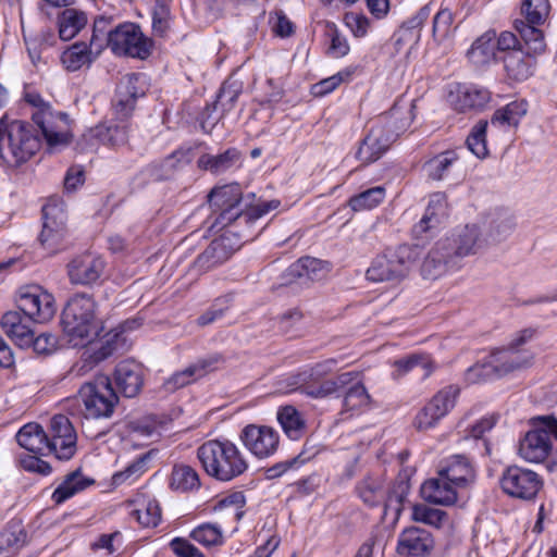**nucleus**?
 Listing matches in <instances>:
<instances>
[{
  "mask_svg": "<svg viewBox=\"0 0 557 557\" xmlns=\"http://www.w3.org/2000/svg\"><path fill=\"white\" fill-rule=\"evenodd\" d=\"M197 457L208 475L228 482L248 469L239 448L231 441L210 440L197 449Z\"/></svg>",
  "mask_w": 557,
  "mask_h": 557,
  "instance_id": "f257e3e1",
  "label": "nucleus"
},
{
  "mask_svg": "<svg viewBox=\"0 0 557 557\" xmlns=\"http://www.w3.org/2000/svg\"><path fill=\"white\" fill-rule=\"evenodd\" d=\"M40 149V139L30 126L20 120L0 119V160L8 169L29 161Z\"/></svg>",
  "mask_w": 557,
  "mask_h": 557,
  "instance_id": "f03ea898",
  "label": "nucleus"
},
{
  "mask_svg": "<svg viewBox=\"0 0 557 557\" xmlns=\"http://www.w3.org/2000/svg\"><path fill=\"white\" fill-rule=\"evenodd\" d=\"M24 99L34 108L32 120L40 131L47 149L57 152L67 147L72 140L69 115L54 111L50 103L35 91H26Z\"/></svg>",
  "mask_w": 557,
  "mask_h": 557,
  "instance_id": "7ed1b4c3",
  "label": "nucleus"
},
{
  "mask_svg": "<svg viewBox=\"0 0 557 557\" xmlns=\"http://www.w3.org/2000/svg\"><path fill=\"white\" fill-rule=\"evenodd\" d=\"M96 308L92 296L85 293L75 294L67 300L61 322L71 341L88 339L97 334Z\"/></svg>",
  "mask_w": 557,
  "mask_h": 557,
  "instance_id": "20e7f679",
  "label": "nucleus"
},
{
  "mask_svg": "<svg viewBox=\"0 0 557 557\" xmlns=\"http://www.w3.org/2000/svg\"><path fill=\"white\" fill-rule=\"evenodd\" d=\"M417 251L401 245L396 249H387L376 256L366 272L371 282H398L405 278L417 260Z\"/></svg>",
  "mask_w": 557,
  "mask_h": 557,
  "instance_id": "39448f33",
  "label": "nucleus"
},
{
  "mask_svg": "<svg viewBox=\"0 0 557 557\" xmlns=\"http://www.w3.org/2000/svg\"><path fill=\"white\" fill-rule=\"evenodd\" d=\"M78 401L84 405L86 419L109 418L114 411L117 396L107 375H98L84 383L78 391Z\"/></svg>",
  "mask_w": 557,
  "mask_h": 557,
  "instance_id": "423d86ee",
  "label": "nucleus"
},
{
  "mask_svg": "<svg viewBox=\"0 0 557 557\" xmlns=\"http://www.w3.org/2000/svg\"><path fill=\"white\" fill-rule=\"evenodd\" d=\"M42 230L39 236L41 246L50 253L65 247L67 236L66 212L63 201L50 199L42 207Z\"/></svg>",
  "mask_w": 557,
  "mask_h": 557,
  "instance_id": "0eeeda50",
  "label": "nucleus"
},
{
  "mask_svg": "<svg viewBox=\"0 0 557 557\" xmlns=\"http://www.w3.org/2000/svg\"><path fill=\"white\" fill-rule=\"evenodd\" d=\"M536 429L528 432L519 445V455L529 462L546 459L550 449V435L557 438V420L554 417L535 419Z\"/></svg>",
  "mask_w": 557,
  "mask_h": 557,
  "instance_id": "6e6552de",
  "label": "nucleus"
},
{
  "mask_svg": "<svg viewBox=\"0 0 557 557\" xmlns=\"http://www.w3.org/2000/svg\"><path fill=\"white\" fill-rule=\"evenodd\" d=\"M242 195V188L237 183L214 187L208 194L210 207L213 211L220 212L211 227H220L222 230L230 226L233 222L242 220L243 212L236 209L240 202Z\"/></svg>",
  "mask_w": 557,
  "mask_h": 557,
  "instance_id": "1a4fd4ad",
  "label": "nucleus"
},
{
  "mask_svg": "<svg viewBox=\"0 0 557 557\" xmlns=\"http://www.w3.org/2000/svg\"><path fill=\"white\" fill-rule=\"evenodd\" d=\"M111 50L116 55L146 59L150 55L152 44L134 23H124L111 34Z\"/></svg>",
  "mask_w": 557,
  "mask_h": 557,
  "instance_id": "9d476101",
  "label": "nucleus"
},
{
  "mask_svg": "<svg viewBox=\"0 0 557 557\" xmlns=\"http://www.w3.org/2000/svg\"><path fill=\"white\" fill-rule=\"evenodd\" d=\"M77 435L70 419L64 414H57L50 421L48 435L49 453L59 460H70L76 453Z\"/></svg>",
  "mask_w": 557,
  "mask_h": 557,
  "instance_id": "9b49d317",
  "label": "nucleus"
},
{
  "mask_svg": "<svg viewBox=\"0 0 557 557\" xmlns=\"http://www.w3.org/2000/svg\"><path fill=\"white\" fill-rule=\"evenodd\" d=\"M459 389L449 385L436 393L432 399L417 413L414 426L419 431H426L454 408Z\"/></svg>",
  "mask_w": 557,
  "mask_h": 557,
  "instance_id": "f8f14e48",
  "label": "nucleus"
},
{
  "mask_svg": "<svg viewBox=\"0 0 557 557\" xmlns=\"http://www.w3.org/2000/svg\"><path fill=\"white\" fill-rule=\"evenodd\" d=\"M542 481L537 473L518 466L508 467L500 479L503 491L517 498L532 499L540 488Z\"/></svg>",
  "mask_w": 557,
  "mask_h": 557,
  "instance_id": "ddd939ff",
  "label": "nucleus"
},
{
  "mask_svg": "<svg viewBox=\"0 0 557 557\" xmlns=\"http://www.w3.org/2000/svg\"><path fill=\"white\" fill-rule=\"evenodd\" d=\"M243 445L257 458H269L275 454L280 445L276 430L268 425L248 424L240 434Z\"/></svg>",
  "mask_w": 557,
  "mask_h": 557,
  "instance_id": "4468645a",
  "label": "nucleus"
},
{
  "mask_svg": "<svg viewBox=\"0 0 557 557\" xmlns=\"http://www.w3.org/2000/svg\"><path fill=\"white\" fill-rule=\"evenodd\" d=\"M18 308L24 315L34 322L45 323L50 321L55 312V300L52 294L35 286L21 294Z\"/></svg>",
  "mask_w": 557,
  "mask_h": 557,
  "instance_id": "2eb2a0df",
  "label": "nucleus"
},
{
  "mask_svg": "<svg viewBox=\"0 0 557 557\" xmlns=\"http://www.w3.org/2000/svg\"><path fill=\"white\" fill-rule=\"evenodd\" d=\"M144 95L145 88L141 75L136 73L124 75L117 84L113 101L116 114L122 119L127 117L133 112L137 98Z\"/></svg>",
  "mask_w": 557,
  "mask_h": 557,
  "instance_id": "dca6fc26",
  "label": "nucleus"
},
{
  "mask_svg": "<svg viewBox=\"0 0 557 557\" xmlns=\"http://www.w3.org/2000/svg\"><path fill=\"white\" fill-rule=\"evenodd\" d=\"M442 243H448V251L460 268L462 258L475 255L481 248L488 244V240L482 237L480 228L476 225H466L456 237L443 239Z\"/></svg>",
  "mask_w": 557,
  "mask_h": 557,
  "instance_id": "f3484780",
  "label": "nucleus"
},
{
  "mask_svg": "<svg viewBox=\"0 0 557 557\" xmlns=\"http://www.w3.org/2000/svg\"><path fill=\"white\" fill-rule=\"evenodd\" d=\"M433 549V536L424 529L410 527L405 529L398 536L397 552L399 555L425 557Z\"/></svg>",
  "mask_w": 557,
  "mask_h": 557,
  "instance_id": "a211bd4d",
  "label": "nucleus"
},
{
  "mask_svg": "<svg viewBox=\"0 0 557 557\" xmlns=\"http://www.w3.org/2000/svg\"><path fill=\"white\" fill-rule=\"evenodd\" d=\"M104 267L106 263L101 258L85 255L74 258L67 264V274L73 284L90 285L100 278Z\"/></svg>",
  "mask_w": 557,
  "mask_h": 557,
  "instance_id": "6ab92c4d",
  "label": "nucleus"
},
{
  "mask_svg": "<svg viewBox=\"0 0 557 557\" xmlns=\"http://www.w3.org/2000/svg\"><path fill=\"white\" fill-rule=\"evenodd\" d=\"M393 143L394 136L386 135L383 127H377L374 124L361 141L356 152V158L362 164L375 162L387 151Z\"/></svg>",
  "mask_w": 557,
  "mask_h": 557,
  "instance_id": "aec40b11",
  "label": "nucleus"
},
{
  "mask_svg": "<svg viewBox=\"0 0 557 557\" xmlns=\"http://www.w3.org/2000/svg\"><path fill=\"white\" fill-rule=\"evenodd\" d=\"M448 250V243H442V240H440L435 244L423 260L421 267L423 277L435 280L448 271L459 269Z\"/></svg>",
  "mask_w": 557,
  "mask_h": 557,
  "instance_id": "412c9836",
  "label": "nucleus"
},
{
  "mask_svg": "<svg viewBox=\"0 0 557 557\" xmlns=\"http://www.w3.org/2000/svg\"><path fill=\"white\" fill-rule=\"evenodd\" d=\"M414 108L416 106L413 103L405 104L396 102L387 113H384L377 119L375 125L377 127H383L386 135H393L395 141L396 138L404 133L413 121Z\"/></svg>",
  "mask_w": 557,
  "mask_h": 557,
  "instance_id": "4be33fe9",
  "label": "nucleus"
},
{
  "mask_svg": "<svg viewBox=\"0 0 557 557\" xmlns=\"http://www.w3.org/2000/svg\"><path fill=\"white\" fill-rule=\"evenodd\" d=\"M357 377V372H345L338 374L336 377L331 380H324L319 382H306L305 384H295V381L290 384L293 391H300L302 394L312 398H325L332 394L338 392L342 388L348 387V385Z\"/></svg>",
  "mask_w": 557,
  "mask_h": 557,
  "instance_id": "5701e85b",
  "label": "nucleus"
},
{
  "mask_svg": "<svg viewBox=\"0 0 557 557\" xmlns=\"http://www.w3.org/2000/svg\"><path fill=\"white\" fill-rule=\"evenodd\" d=\"M117 391L125 397H135L143 386L141 366L133 360L121 361L114 371Z\"/></svg>",
  "mask_w": 557,
  "mask_h": 557,
  "instance_id": "b1692460",
  "label": "nucleus"
},
{
  "mask_svg": "<svg viewBox=\"0 0 557 557\" xmlns=\"http://www.w3.org/2000/svg\"><path fill=\"white\" fill-rule=\"evenodd\" d=\"M491 99V92L475 85L458 86L455 94L450 95L454 109L459 112L482 110Z\"/></svg>",
  "mask_w": 557,
  "mask_h": 557,
  "instance_id": "393cba45",
  "label": "nucleus"
},
{
  "mask_svg": "<svg viewBox=\"0 0 557 557\" xmlns=\"http://www.w3.org/2000/svg\"><path fill=\"white\" fill-rule=\"evenodd\" d=\"M437 474L445 475L457 487L466 486L474 479V470L469 458L465 455H454L443 461Z\"/></svg>",
  "mask_w": 557,
  "mask_h": 557,
  "instance_id": "a878e982",
  "label": "nucleus"
},
{
  "mask_svg": "<svg viewBox=\"0 0 557 557\" xmlns=\"http://www.w3.org/2000/svg\"><path fill=\"white\" fill-rule=\"evenodd\" d=\"M218 361V357L200 359L186 369L175 372L163 383L164 389L169 393H173L188 385L197 379L202 377Z\"/></svg>",
  "mask_w": 557,
  "mask_h": 557,
  "instance_id": "bb28decb",
  "label": "nucleus"
},
{
  "mask_svg": "<svg viewBox=\"0 0 557 557\" xmlns=\"http://www.w3.org/2000/svg\"><path fill=\"white\" fill-rule=\"evenodd\" d=\"M457 486L446 480L445 475H440L425 481L421 486L422 497L437 505H453L457 500Z\"/></svg>",
  "mask_w": 557,
  "mask_h": 557,
  "instance_id": "cd10ccee",
  "label": "nucleus"
},
{
  "mask_svg": "<svg viewBox=\"0 0 557 557\" xmlns=\"http://www.w3.org/2000/svg\"><path fill=\"white\" fill-rule=\"evenodd\" d=\"M32 319L23 317L18 311H9L1 318L0 324L5 334L21 348H28L32 342L29 322Z\"/></svg>",
  "mask_w": 557,
  "mask_h": 557,
  "instance_id": "c85d7f7f",
  "label": "nucleus"
},
{
  "mask_svg": "<svg viewBox=\"0 0 557 557\" xmlns=\"http://www.w3.org/2000/svg\"><path fill=\"white\" fill-rule=\"evenodd\" d=\"M490 356L497 370L498 377L530 368L534 359L532 355L518 354L516 349H511L509 346L496 349Z\"/></svg>",
  "mask_w": 557,
  "mask_h": 557,
  "instance_id": "c756f323",
  "label": "nucleus"
},
{
  "mask_svg": "<svg viewBox=\"0 0 557 557\" xmlns=\"http://www.w3.org/2000/svg\"><path fill=\"white\" fill-rule=\"evenodd\" d=\"M116 344H119V339L114 335V338L109 337L101 341L99 347L86 349L82 359L71 369V373L77 376L85 375L99 362L112 356L116 351Z\"/></svg>",
  "mask_w": 557,
  "mask_h": 557,
  "instance_id": "7c9ffc66",
  "label": "nucleus"
},
{
  "mask_svg": "<svg viewBox=\"0 0 557 557\" xmlns=\"http://www.w3.org/2000/svg\"><path fill=\"white\" fill-rule=\"evenodd\" d=\"M329 271L327 262L312 257H304L287 269L286 275L290 278L307 283L324 278Z\"/></svg>",
  "mask_w": 557,
  "mask_h": 557,
  "instance_id": "2f4dec72",
  "label": "nucleus"
},
{
  "mask_svg": "<svg viewBox=\"0 0 557 557\" xmlns=\"http://www.w3.org/2000/svg\"><path fill=\"white\" fill-rule=\"evenodd\" d=\"M460 165L458 150H446L425 161L423 171L429 180L442 181L448 177L454 169L460 168Z\"/></svg>",
  "mask_w": 557,
  "mask_h": 557,
  "instance_id": "473e14b6",
  "label": "nucleus"
},
{
  "mask_svg": "<svg viewBox=\"0 0 557 557\" xmlns=\"http://www.w3.org/2000/svg\"><path fill=\"white\" fill-rule=\"evenodd\" d=\"M242 160V152L237 148H228L219 154L205 153L200 156L197 164L199 169L212 174H222L240 164Z\"/></svg>",
  "mask_w": 557,
  "mask_h": 557,
  "instance_id": "72a5a7b5",
  "label": "nucleus"
},
{
  "mask_svg": "<svg viewBox=\"0 0 557 557\" xmlns=\"http://www.w3.org/2000/svg\"><path fill=\"white\" fill-rule=\"evenodd\" d=\"M504 67L507 75L515 81L528 79L534 67L533 55H528L522 47L507 52L504 58Z\"/></svg>",
  "mask_w": 557,
  "mask_h": 557,
  "instance_id": "f704fd0d",
  "label": "nucleus"
},
{
  "mask_svg": "<svg viewBox=\"0 0 557 557\" xmlns=\"http://www.w3.org/2000/svg\"><path fill=\"white\" fill-rule=\"evenodd\" d=\"M16 441L21 447L35 455L49 453L48 434L37 423L25 424L16 434Z\"/></svg>",
  "mask_w": 557,
  "mask_h": 557,
  "instance_id": "c9c22d12",
  "label": "nucleus"
},
{
  "mask_svg": "<svg viewBox=\"0 0 557 557\" xmlns=\"http://www.w3.org/2000/svg\"><path fill=\"white\" fill-rule=\"evenodd\" d=\"M540 25L529 24L523 21H516L515 27L522 40V48L528 55H540L546 50V42Z\"/></svg>",
  "mask_w": 557,
  "mask_h": 557,
  "instance_id": "e433bc0d",
  "label": "nucleus"
},
{
  "mask_svg": "<svg viewBox=\"0 0 557 557\" xmlns=\"http://www.w3.org/2000/svg\"><path fill=\"white\" fill-rule=\"evenodd\" d=\"M27 533L20 522H10L0 533V557H12L26 544Z\"/></svg>",
  "mask_w": 557,
  "mask_h": 557,
  "instance_id": "4c0bfd02",
  "label": "nucleus"
},
{
  "mask_svg": "<svg viewBox=\"0 0 557 557\" xmlns=\"http://www.w3.org/2000/svg\"><path fill=\"white\" fill-rule=\"evenodd\" d=\"M496 34L486 32L479 37L468 50V58L475 66H483L491 63L496 57Z\"/></svg>",
  "mask_w": 557,
  "mask_h": 557,
  "instance_id": "58836bf2",
  "label": "nucleus"
},
{
  "mask_svg": "<svg viewBox=\"0 0 557 557\" xmlns=\"http://www.w3.org/2000/svg\"><path fill=\"white\" fill-rule=\"evenodd\" d=\"M91 46L86 42H75L61 54V62L66 71L76 72L84 66H89L95 58Z\"/></svg>",
  "mask_w": 557,
  "mask_h": 557,
  "instance_id": "ea45409f",
  "label": "nucleus"
},
{
  "mask_svg": "<svg viewBox=\"0 0 557 557\" xmlns=\"http://www.w3.org/2000/svg\"><path fill=\"white\" fill-rule=\"evenodd\" d=\"M527 111V102L512 101L494 112L491 119V125L493 127H500L504 129L517 127L522 116L525 115Z\"/></svg>",
  "mask_w": 557,
  "mask_h": 557,
  "instance_id": "a19ab883",
  "label": "nucleus"
},
{
  "mask_svg": "<svg viewBox=\"0 0 557 557\" xmlns=\"http://www.w3.org/2000/svg\"><path fill=\"white\" fill-rule=\"evenodd\" d=\"M277 420L288 438L297 441L307 430L306 421L301 413L293 406H285L277 412Z\"/></svg>",
  "mask_w": 557,
  "mask_h": 557,
  "instance_id": "79ce46f5",
  "label": "nucleus"
},
{
  "mask_svg": "<svg viewBox=\"0 0 557 557\" xmlns=\"http://www.w3.org/2000/svg\"><path fill=\"white\" fill-rule=\"evenodd\" d=\"M136 508L132 510L131 516L144 528H154L161 521V508L153 498L140 496L135 500Z\"/></svg>",
  "mask_w": 557,
  "mask_h": 557,
  "instance_id": "37998d69",
  "label": "nucleus"
},
{
  "mask_svg": "<svg viewBox=\"0 0 557 557\" xmlns=\"http://www.w3.org/2000/svg\"><path fill=\"white\" fill-rule=\"evenodd\" d=\"M198 472L189 465L178 463L173 467L170 486L177 492H191L200 487Z\"/></svg>",
  "mask_w": 557,
  "mask_h": 557,
  "instance_id": "c03bdc74",
  "label": "nucleus"
},
{
  "mask_svg": "<svg viewBox=\"0 0 557 557\" xmlns=\"http://www.w3.org/2000/svg\"><path fill=\"white\" fill-rule=\"evenodd\" d=\"M86 24L87 16L83 11L65 9L58 17L59 36L62 40H71Z\"/></svg>",
  "mask_w": 557,
  "mask_h": 557,
  "instance_id": "a18cd8bd",
  "label": "nucleus"
},
{
  "mask_svg": "<svg viewBox=\"0 0 557 557\" xmlns=\"http://www.w3.org/2000/svg\"><path fill=\"white\" fill-rule=\"evenodd\" d=\"M94 481L85 479L79 470L69 473L63 482L54 490L52 499L55 504H62L76 493L85 490Z\"/></svg>",
  "mask_w": 557,
  "mask_h": 557,
  "instance_id": "49530a36",
  "label": "nucleus"
},
{
  "mask_svg": "<svg viewBox=\"0 0 557 557\" xmlns=\"http://www.w3.org/2000/svg\"><path fill=\"white\" fill-rule=\"evenodd\" d=\"M397 375H405L412 370H420L421 377H429L435 370L434 361L428 355L413 354L406 358L398 359L394 362Z\"/></svg>",
  "mask_w": 557,
  "mask_h": 557,
  "instance_id": "de8ad7c7",
  "label": "nucleus"
},
{
  "mask_svg": "<svg viewBox=\"0 0 557 557\" xmlns=\"http://www.w3.org/2000/svg\"><path fill=\"white\" fill-rule=\"evenodd\" d=\"M447 199L444 193H433L429 197V203L425 214L421 219L418 227L421 232H426L440 222V218L446 214Z\"/></svg>",
  "mask_w": 557,
  "mask_h": 557,
  "instance_id": "09e8293b",
  "label": "nucleus"
},
{
  "mask_svg": "<svg viewBox=\"0 0 557 557\" xmlns=\"http://www.w3.org/2000/svg\"><path fill=\"white\" fill-rule=\"evenodd\" d=\"M356 490L361 500L368 506L380 505L385 499L383 483L379 479L366 478L358 483Z\"/></svg>",
  "mask_w": 557,
  "mask_h": 557,
  "instance_id": "8fccbe9b",
  "label": "nucleus"
},
{
  "mask_svg": "<svg viewBox=\"0 0 557 557\" xmlns=\"http://www.w3.org/2000/svg\"><path fill=\"white\" fill-rule=\"evenodd\" d=\"M348 389L345 394L343 406L346 411H358L369 405L370 396L359 380V373L357 377L348 385Z\"/></svg>",
  "mask_w": 557,
  "mask_h": 557,
  "instance_id": "3c124183",
  "label": "nucleus"
},
{
  "mask_svg": "<svg viewBox=\"0 0 557 557\" xmlns=\"http://www.w3.org/2000/svg\"><path fill=\"white\" fill-rule=\"evenodd\" d=\"M219 243L212 240L209 246L200 253L194 262V267L200 272H207L222 263L227 259L225 250Z\"/></svg>",
  "mask_w": 557,
  "mask_h": 557,
  "instance_id": "603ef678",
  "label": "nucleus"
},
{
  "mask_svg": "<svg viewBox=\"0 0 557 557\" xmlns=\"http://www.w3.org/2000/svg\"><path fill=\"white\" fill-rule=\"evenodd\" d=\"M190 539L205 547L220 546L224 542L222 527L216 523H203L195 528Z\"/></svg>",
  "mask_w": 557,
  "mask_h": 557,
  "instance_id": "864d4df0",
  "label": "nucleus"
},
{
  "mask_svg": "<svg viewBox=\"0 0 557 557\" xmlns=\"http://www.w3.org/2000/svg\"><path fill=\"white\" fill-rule=\"evenodd\" d=\"M550 3L548 0H523L521 3V14L525 23L543 25L548 18Z\"/></svg>",
  "mask_w": 557,
  "mask_h": 557,
  "instance_id": "5fc2aeb1",
  "label": "nucleus"
},
{
  "mask_svg": "<svg viewBox=\"0 0 557 557\" xmlns=\"http://www.w3.org/2000/svg\"><path fill=\"white\" fill-rule=\"evenodd\" d=\"M385 198V188L381 186L369 188L349 199L354 211L370 210L380 205Z\"/></svg>",
  "mask_w": 557,
  "mask_h": 557,
  "instance_id": "6e6d98bb",
  "label": "nucleus"
},
{
  "mask_svg": "<svg viewBox=\"0 0 557 557\" xmlns=\"http://www.w3.org/2000/svg\"><path fill=\"white\" fill-rule=\"evenodd\" d=\"M114 28H111V18L99 16L95 20L92 26V35L90 38V46L99 53L104 47L111 48V34Z\"/></svg>",
  "mask_w": 557,
  "mask_h": 557,
  "instance_id": "4d7b16f0",
  "label": "nucleus"
},
{
  "mask_svg": "<svg viewBox=\"0 0 557 557\" xmlns=\"http://www.w3.org/2000/svg\"><path fill=\"white\" fill-rule=\"evenodd\" d=\"M336 368L334 359H327L315 363L314 366L306 369L293 376L295 384H305L306 382H319L324 376L332 373Z\"/></svg>",
  "mask_w": 557,
  "mask_h": 557,
  "instance_id": "13d9d810",
  "label": "nucleus"
},
{
  "mask_svg": "<svg viewBox=\"0 0 557 557\" xmlns=\"http://www.w3.org/2000/svg\"><path fill=\"white\" fill-rule=\"evenodd\" d=\"M488 122L485 120L479 121L472 128L467 138L468 149L478 158H485L487 156L486 146V129Z\"/></svg>",
  "mask_w": 557,
  "mask_h": 557,
  "instance_id": "bf43d9fd",
  "label": "nucleus"
},
{
  "mask_svg": "<svg viewBox=\"0 0 557 557\" xmlns=\"http://www.w3.org/2000/svg\"><path fill=\"white\" fill-rule=\"evenodd\" d=\"M515 228L512 218L503 213L493 219L488 224L486 239L488 243H498L507 238Z\"/></svg>",
  "mask_w": 557,
  "mask_h": 557,
  "instance_id": "052dcab7",
  "label": "nucleus"
},
{
  "mask_svg": "<svg viewBox=\"0 0 557 557\" xmlns=\"http://www.w3.org/2000/svg\"><path fill=\"white\" fill-rule=\"evenodd\" d=\"M411 519L416 522L425 523L435 528H441L447 515L441 509L431 508L424 504L413 505Z\"/></svg>",
  "mask_w": 557,
  "mask_h": 557,
  "instance_id": "680f3d73",
  "label": "nucleus"
},
{
  "mask_svg": "<svg viewBox=\"0 0 557 557\" xmlns=\"http://www.w3.org/2000/svg\"><path fill=\"white\" fill-rule=\"evenodd\" d=\"M498 377L497 370L491 356L485 360L470 367L466 372V380L471 384H476Z\"/></svg>",
  "mask_w": 557,
  "mask_h": 557,
  "instance_id": "e2e57ef3",
  "label": "nucleus"
},
{
  "mask_svg": "<svg viewBox=\"0 0 557 557\" xmlns=\"http://www.w3.org/2000/svg\"><path fill=\"white\" fill-rule=\"evenodd\" d=\"M239 94L240 88L237 84L228 82L224 83L220 88L215 102L213 103V111L220 109L222 114L231 111L234 108Z\"/></svg>",
  "mask_w": 557,
  "mask_h": 557,
  "instance_id": "0e129e2a",
  "label": "nucleus"
},
{
  "mask_svg": "<svg viewBox=\"0 0 557 557\" xmlns=\"http://www.w3.org/2000/svg\"><path fill=\"white\" fill-rule=\"evenodd\" d=\"M408 486L400 483L397 488H394L387 495L384 502V513L388 515L392 512L395 518H398L403 510V502L407 493Z\"/></svg>",
  "mask_w": 557,
  "mask_h": 557,
  "instance_id": "69168bd1",
  "label": "nucleus"
},
{
  "mask_svg": "<svg viewBox=\"0 0 557 557\" xmlns=\"http://www.w3.org/2000/svg\"><path fill=\"white\" fill-rule=\"evenodd\" d=\"M148 460V455H143L132 462L124 471L117 472L113 475V483L120 485L131 478L140 475Z\"/></svg>",
  "mask_w": 557,
  "mask_h": 557,
  "instance_id": "338daca9",
  "label": "nucleus"
},
{
  "mask_svg": "<svg viewBox=\"0 0 557 557\" xmlns=\"http://www.w3.org/2000/svg\"><path fill=\"white\" fill-rule=\"evenodd\" d=\"M170 547L177 557H205V555L187 539L175 537Z\"/></svg>",
  "mask_w": 557,
  "mask_h": 557,
  "instance_id": "774afa93",
  "label": "nucleus"
}]
</instances>
